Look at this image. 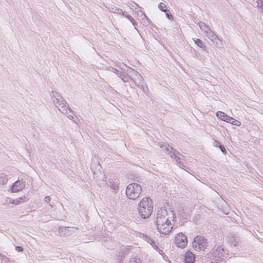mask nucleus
Instances as JSON below:
<instances>
[{"instance_id": "nucleus-49", "label": "nucleus", "mask_w": 263, "mask_h": 263, "mask_svg": "<svg viewBox=\"0 0 263 263\" xmlns=\"http://www.w3.org/2000/svg\"><path fill=\"white\" fill-rule=\"evenodd\" d=\"M134 6H133V7H132V8L131 7V8H130V9H134Z\"/></svg>"}, {"instance_id": "nucleus-24", "label": "nucleus", "mask_w": 263, "mask_h": 263, "mask_svg": "<svg viewBox=\"0 0 263 263\" xmlns=\"http://www.w3.org/2000/svg\"><path fill=\"white\" fill-rule=\"evenodd\" d=\"M166 151L172 158L177 159V155L176 154L177 152L176 150L173 149L172 147H166Z\"/></svg>"}, {"instance_id": "nucleus-1", "label": "nucleus", "mask_w": 263, "mask_h": 263, "mask_svg": "<svg viewBox=\"0 0 263 263\" xmlns=\"http://www.w3.org/2000/svg\"><path fill=\"white\" fill-rule=\"evenodd\" d=\"M138 209L139 216L141 218H148L153 211L152 200L149 197H143L138 204Z\"/></svg>"}, {"instance_id": "nucleus-20", "label": "nucleus", "mask_w": 263, "mask_h": 263, "mask_svg": "<svg viewBox=\"0 0 263 263\" xmlns=\"http://www.w3.org/2000/svg\"><path fill=\"white\" fill-rule=\"evenodd\" d=\"M67 109H68L70 112H72V110L70 107H69L68 105H61L60 106V108H59V110H60V111L64 114L67 113Z\"/></svg>"}, {"instance_id": "nucleus-6", "label": "nucleus", "mask_w": 263, "mask_h": 263, "mask_svg": "<svg viewBox=\"0 0 263 263\" xmlns=\"http://www.w3.org/2000/svg\"><path fill=\"white\" fill-rule=\"evenodd\" d=\"M216 116L221 120L230 123L232 125L236 126H240L241 123L240 121L235 119L234 118L228 116L226 113L218 111L216 114Z\"/></svg>"}, {"instance_id": "nucleus-21", "label": "nucleus", "mask_w": 263, "mask_h": 263, "mask_svg": "<svg viewBox=\"0 0 263 263\" xmlns=\"http://www.w3.org/2000/svg\"><path fill=\"white\" fill-rule=\"evenodd\" d=\"M8 180L7 175L2 173L0 174V185H4L7 183Z\"/></svg>"}, {"instance_id": "nucleus-41", "label": "nucleus", "mask_w": 263, "mask_h": 263, "mask_svg": "<svg viewBox=\"0 0 263 263\" xmlns=\"http://www.w3.org/2000/svg\"><path fill=\"white\" fill-rule=\"evenodd\" d=\"M68 118L70 119V120H73V117L71 115H69L68 116Z\"/></svg>"}, {"instance_id": "nucleus-12", "label": "nucleus", "mask_w": 263, "mask_h": 263, "mask_svg": "<svg viewBox=\"0 0 263 263\" xmlns=\"http://www.w3.org/2000/svg\"><path fill=\"white\" fill-rule=\"evenodd\" d=\"M228 241L231 246L236 247L239 244V238L235 234L230 233L228 236Z\"/></svg>"}, {"instance_id": "nucleus-19", "label": "nucleus", "mask_w": 263, "mask_h": 263, "mask_svg": "<svg viewBox=\"0 0 263 263\" xmlns=\"http://www.w3.org/2000/svg\"><path fill=\"white\" fill-rule=\"evenodd\" d=\"M139 12L141 13V17L142 18L143 23L145 25H148L149 24V20L146 14L141 10L137 12L138 14H139Z\"/></svg>"}, {"instance_id": "nucleus-34", "label": "nucleus", "mask_w": 263, "mask_h": 263, "mask_svg": "<svg viewBox=\"0 0 263 263\" xmlns=\"http://www.w3.org/2000/svg\"><path fill=\"white\" fill-rule=\"evenodd\" d=\"M176 162L178 163V164L180 166H183V162L181 161V158H180L179 157H178L177 156V159H175Z\"/></svg>"}, {"instance_id": "nucleus-3", "label": "nucleus", "mask_w": 263, "mask_h": 263, "mask_svg": "<svg viewBox=\"0 0 263 263\" xmlns=\"http://www.w3.org/2000/svg\"><path fill=\"white\" fill-rule=\"evenodd\" d=\"M142 187L137 183H133L128 185L126 189V194L128 198L135 200L141 194Z\"/></svg>"}, {"instance_id": "nucleus-13", "label": "nucleus", "mask_w": 263, "mask_h": 263, "mask_svg": "<svg viewBox=\"0 0 263 263\" xmlns=\"http://www.w3.org/2000/svg\"><path fill=\"white\" fill-rule=\"evenodd\" d=\"M128 253V249L127 248H123L116 255V260L118 263H121L123 258L125 257V255Z\"/></svg>"}, {"instance_id": "nucleus-35", "label": "nucleus", "mask_w": 263, "mask_h": 263, "mask_svg": "<svg viewBox=\"0 0 263 263\" xmlns=\"http://www.w3.org/2000/svg\"><path fill=\"white\" fill-rule=\"evenodd\" d=\"M109 70L111 71V72L116 73L117 76L119 73V71L117 69H116L114 67H110Z\"/></svg>"}, {"instance_id": "nucleus-7", "label": "nucleus", "mask_w": 263, "mask_h": 263, "mask_svg": "<svg viewBox=\"0 0 263 263\" xmlns=\"http://www.w3.org/2000/svg\"><path fill=\"white\" fill-rule=\"evenodd\" d=\"M175 243L178 247L184 248L187 244L186 236L182 232L178 233L175 238Z\"/></svg>"}, {"instance_id": "nucleus-33", "label": "nucleus", "mask_w": 263, "mask_h": 263, "mask_svg": "<svg viewBox=\"0 0 263 263\" xmlns=\"http://www.w3.org/2000/svg\"><path fill=\"white\" fill-rule=\"evenodd\" d=\"M164 12H165V15L168 19L170 20H173V16L168 10H166Z\"/></svg>"}, {"instance_id": "nucleus-39", "label": "nucleus", "mask_w": 263, "mask_h": 263, "mask_svg": "<svg viewBox=\"0 0 263 263\" xmlns=\"http://www.w3.org/2000/svg\"><path fill=\"white\" fill-rule=\"evenodd\" d=\"M15 250L18 252H22L23 251V248L21 246H16L15 247Z\"/></svg>"}, {"instance_id": "nucleus-5", "label": "nucleus", "mask_w": 263, "mask_h": 263, "mask_svg": "<svg viewBox=\"0 0 263 263\" xmlns=\"http://www.w3.org/2000/svg\"><path fill=\"white\" fill-rule=\"evenodd\" d=\"M128 70L129 71L128 75L134 77V78H132V79L134 81L136 85L137 86L143 87L144 85L143 78L138 71L135 70L134 69L130 67H128Z\"/></svg>"}, {"instance_id": "nucleus-17", "label": "nucleus", "mask_w": 263, "mask_h": 263, "mask_svg": "<svg viewBox=\"0 0 263 263\" xmlns=\"http://www.w3.org/2000/svg\"><path fill=\"white\" fill-rule=\"evenodd\" d=\"M103 245H104L106 248L108 249H111L113 247L114 242L112 241V239L109 238L108 239L107 238L104 237L102 241Z\"/></svg>"}, {"instance_id": "nucleus-18", "label": "nucleus", "mask_w": 263, "mask_h": 263, "mask_svg": "<svg viewBox=\"0 0 263 263\" xmlns=\"http://www.w3.org/2000/svg\"><path fill=\"white\" fill-rule=\"evenodd\" d=\"M50 96L53 98H55V100H53V103L55 104L58 103V101L59 100V98L61 97V95L59 93V92L55 91H51L50 92Z\"/></svg>"}, {"instance_id": "nucleus-31", "label": "nucleus", "mask_w": 263, "mask_h": 263, "mask_svg": "<svg viewBox=\"0 0 263 263\" xmlns=\"http://www.w3.org/2000/svg\"><path fill=\"white\" fill-rule=\"evenodd\" d=\"M59 104V106L63 105H67L68 106V104L67 102L65 101V100L64 99L63 97H61L59 98V100L58 101V103Z\"/></svg>"}, {"instance_id": "nucleus-8", "label": "nucleus", "mask_w": 263, "mask_h": 263, "mask_svg": "<svg viewBox=\"0 0 263 263\" xmlns=\"http://www.w3.org/2000/svg\"><path fill=\"white\" fill-rule=\"evenodd\" d=\"M158 231L160 233L163 234H167L171 232L173 228L171 221L159 223L156 225Z\"/></svg>"}, {"instance_id": "nucleus-9", "label": "nucleus", "mask_w": 263, "mask_h": 263, "mask_svg": "<svg viewBox=\"0 0 263 263\" xmlns=\"http://www.w3.org/2000/svg\"><path fill=\"white\" fill-rule=\"evenodd\" d=\"M224 253V250L221 246H218L216 250L210 254L209 258H210V261L209 263H215V261L218 260V258H220L219 255L223 256Z\"/></svg>"}, {"instance_id": "nucleus-40", "label": "nucleus", "mask_w": 263, "mask_h": 263, "mask_svg": "<svg viewBox=\"0 0 263 263\" xmlns=\"http://www.w3.org/2000/svg\"><path fill=\"white\" fill-rule=\"evenodd\" d=\"M44 200L46 203H49L51 200V198L49 196H47L45 197Z\"/></svg>"}, {"instance_id": "nucleus-27", "label": "nucleus", "mask_w": 263, "mask_h": 263, "mask_svg": "<svg viewBox=\"0 0 263 263\" xmlns=\"http://www.w3.org/2000/svg\"><path fill=\"white\" fill-rule=\"evenodd\" d=\"M124 14H122V15H124L125 17H126L129 21L133 24V25L136 27V25H137V23L136 21L134 20V18L130 16L129 14L127 13H125V12L124 11Z\"/></svg>"}, {"instance_id": "nucleus-14", "label": "nucleus", "mask_w": 263, "mask_h": 263, "mask_svg": "<svg viewBox=\"0 0 263 263\" xmlns=\"http://www.w3.org/2000/svg\"><path fill=\"white\" fill-rule=\"evenodd\" d=\"M143 237H144V240L146 242H147L148 243L151 244L154 249H155L157 250L158 251H159V252L160 253V254H161L160 251L162 253L163 252L162 250H161L160 249H159L158 248V242H157L155 240H154L150 237L146 235H144Z\"/></svg>"}, {"instance_id": "nucleus-26", "label": "nucleus", "mask_w": 263, "mask_h": 263, "mask_svg": "<svg viewBox=\"0 0 263 263\" xmlns=\"http://www.w3.org/2000/svg\"><path fill=\"white\" fill-rule=\"evenodd\" d=\"M200 29L205 33L210 29L204 22H200L198 23Z\"/></svg>"}, {"instance_id": "nucleus-29", "label": "nucleus", "mask_w": 263, "mask_h": 263, "mask_svg": "<svg viewBox=\"0 0 263 263\" xmlns=\"http://www.w3.org/2000/svg\"><path fill=\"white\" fill-rule=\"evenodd\" d=\"M118 76L120 77L121 79L124 82H127L128 80V76H126L125 74L121 72H119Z\"/></svg>"}, {"instance_id": "nucleus-28", "label": "nucleus", "mask_w": 263, "mask_h": 263, "mask_svg": "<svg viewBox=\"0 0 263 263\" xmlns=\"http://www.w3.org/2000/svg\"><path fill=\"white\" fill-rule=\"evenodd\" d=\"M128 263H142V261L140 258L137 257H133L130 258Z\"/></svg>"}, {"instance_id": "nucleus-47", "label": "nucleus", "mask_w": 263, "mask_h": 263, "mask_svg": "<svg viewBox=\"0 0 263 263\" xmlns=\"http://www.w3.org/2000/svg\"><path fill=\"white\" fill-rule=\"evenodd\" d=\"M134 6H133V7H132V8L131 7V8H130V9H134Z\"/></svg>"}, {"instance_id": "nucleus-16", "label": "nucleus", "mask_w": 263, "mask_h": 263, "mask_svg": "<svg viewBox=\"0 0 263 263\" xmlns=\"http://www.w3.org/2000/svg\"><path fill=\"white\" fill-rule=\"evenodd\" d=\"M120 181L117 178H112L109 181L110 187L114 190H119Z\"/></svg>"}, {"instance_id": "nucleus-22", "label": "nucleus", "mask_w": 263, "mask_h": 263, "mask_svg": "<svg viewBox=\"0 0 263 263\" xmlns=\"http://www.w3.org/2000/svg\"><path fill=\"white\" fill-rule=\"evenodd\" d=\"M109 11L112 13H115L119 14H124V11L120 8L115 7H111L109 8Z\"/></svg>"}, {"instance_id": "nucleus-4", "label": "nucleus", "mask_w": 263, "mask_h": 263, "mask_svg": "<svg viewBox=\"0 0 263 263\" xmlns=\"http://www.w3.org/2000/svg\"><path fill=\"white\" fill-rule=\"evenodd\" d=\"M208 246V239L202 236H196L193 241V247L196 251H204Z\"/></svg>"}, {"instance_id": "nucleus-45", "label": "nucleus", "mask_w": 263, "mask_h": 263, "mask_svg": "<svg viewBox=\"0 0 263 263\" xmlns=\"http://www.w3.org/2000/svg\"><path fill=\"white\" fill-rule=\"evenodd\" d=\"M135 5H136V6H137L138 7H139V5H138V4H137L135 3Z\"/></svg>"}, {"instance_id": "nucleus-36", "label": "nucleus", "mask_w": 263, "mask_h": 263, "mask_svg": "<svg viewBox=\"0 0 263 263\" xmlns=\"http://www.w3.org/2000/svg\"><path fill=\"white\" fill-rule=\"evenodd\" d=\"M219 148L221 152L224 155H226L227 153L224 146L223 145H221L219 147Z\"/></svg>"}, {"instance_id": "nucleus-44", "label": "nucleus", "mask_w": 263, "mask_h": 263, "mask_svg": "<svg viewBox=\"0 0 263 263\" xmlns=\"http://www.w3.org/2000/svg\"><path fill=\"white\" fill-rule=\"evenodd\" d=\"M97 166H98V171H99V170H100V168H101V165H100V164H97Z\"/></svg>"}, {"instance_id": "nucleus-2", "label": "nucleus", "mask_w": 263, "mask_h": 263, "mask_svg": "<svg viewBox=\"0 0 263 263\" xmlns=\"http://www.w3.org/2000/svg\"><path fill=\"white\" fill-rule=\"evenodd\" d=\"M175 218V214L171 208H161L157 212L156 223L157 225L167 221H174Z\"/></svg>"}, {"instance_id": "nucleus-15", "label": "nucleus", "mask_w": 263, "mask_h": 263, "mask_svg": "<svg viewBox=\"0 0 263 263\" xmlns=\"http://www.w3.org/2000/svg\"><path fill=\"white\" fill-rule=\"evenodd\" d=\"M195 257L191 252L188 251L184 255V261L185 263H194Z\"/></svg>"}, {"instance_id": "nucleus-46", "label": "nucleus", "mask_w": 263, "mask_h": 263, "mask_svg": "<svg viewBox=\"0 0 263 263\" xmlns=\"http://www.w3.org/2000/svg\"><path fill=\"white\" fill-rule=\"evenodd\" d=\"M49 205L51 206V207L53 206L52 204L51 203H49Z\"/></svg>"}, {"instance_id": "nucleus-25", "label": "nucleus", "mask_w": 263, "mask_h": 263, "mask_svg": "<svg viewBox=\"0 0 263 263\" xmlns=\"http://www.w3.org/2000/svg\"><path fill=\"white\" fill-rule=\"evenodd\" d=\"M25 196H22L17 199H13L11 203L14 204H19L20 203L25 202L26 200H25Z\"/></svg>"}, {"instance_id": "nucleus-48", "label": "nucleus", "mask_w": 263, "mask_h": 263, "mask_svg": "<svg viewBox=\"0 0 263 263\" xmlns=\"http://www.w3.org/2000/svg\"><path fill=\"white\" fill-rule=\"evenodd\" d=\"M134 6H133V7H132V8L131 7V8H130V9H134Z\"/></svg>"}, {"instance_id": "nucleus-42", "label": "nucleus", "mask_w": 263, "mask_h": 263, "mask_svg": "<svg viewBox=\"0 0 263 263\" xmlns=\"http://www.w3.org/2000/svg\"><path fill=\"white\" fill-rule=\"evenodd\" d=\"M91 170H92V171L93 172L94 174H96L95 171L93 170V165H91Z\"/></svg>"}, {"instance_id": "nucleus-32", "label": "nucleus", "mask_w": 263, "mask_h": 263, "mask_svg": "<svg viewBox=\"0 0 263 263\" xmlns=\"http://www.w3.org/2000/svg\"><path fill=\"white\" fill-rule=\"evenodd\" d=\"M257 7L263 12V0H257Z\"/></svg>"}, {"instance_id": "nucleus-10", "label": "nucleus", "mask_w": 263, "mask_h": 263, "mask_svg": "<svg viewBox=\"0 0 263 263\" xmlns=\"http://www.w3.org/2000/svg\"><path fill=\"white\" fill-rule=\"evenodd\" d=\"M204 34L213 43H215L217 46L220 47L222 45L221 41L219 40V37L211 29L207 31Z\"/></svg>"}, {"instance_id": "nucleus-37", "label": "nucleus", "mask_w": 263, "mask_h": 263, "mask_svg": "<svg viewBox=\"0 0 263 263\" xmlns=\"http://www.w3.org/2000/svg\"><path fill=\"white\" fill-rule=\"evenodd\" d=\"M0 257H2V259L5 260L6 262H10V259L7 258L5 255L0 253Z\"/></svg>"}, {"instance_id": "nucleus-38", "label": "nucleus", "mask_w": 263, "mask_h": 263, "mask_svg": "<svg viewBox=\"0 0 263 263\" xmlns=\"http://www.w3.org/2000/svg\"><path fill=\"white\" fill-rule=\"evenodd\" d=\"M221 144L218 140H215L213 142V145L215 147H219Z\"/></svg>"}, {"instance_id": "nucleus-11", "label": "nucleus", "mask_w": 263, "mask_h": 263, "mask_svg": "<svg viewBox=\"0 0 263 263\" xmlns=\"http://www.w3.org/2000/svg\"><path fill=\"white\" fill-rule=\"evenodd\" d=\"M25 187V182L16 180L11 185V191L12 193H16L22 190Z\"/></svg>"}, {"instance_id": "nucleus-23", "label": "nucleus", "mask_w": 263, "mask_h": 263, "mask_svg": "<svg viewBox=\"0 0 263 263\" xmlns=\"http://www.w3.org/2000/svg\"><path fill=\"white\" fill-rule=\"evenodd\" d=\"M194 42L196 45L200 47L203 50H205L206 45L205 44L199 39H197L194 40Z\"/></svg>"}, {"instance_id": "nucleus-30", "label": "nucleus", "mask_w": 263, "mask_h": 263, "mask_svg": "<svg viewBox=\"0 0 263 263\" xmlns=\"http://www.w3.org/2000/svg\"><path fill=\"white\" fill-rule=\"evenodd\" d=\"M158 8L163 12L166 11V10H167L166 5L163 3H160L158 5Z\"/></svg>"}, {"instance_id": "nucleus-43", "label": "nucleus", "mask_w": 263, "mask_h": 263, "mask_svg": "<svg viewBox=\"0 0 263 263\" xmlns=\"http://www.w3.org/2000/svg\"><path fill=\"white\" fill-rule=\"evenodd\" d=\"M125 66L126 67H127V71L128 73H127V76H128H128H130V75H129V76H128V71H129V70H128V67H127V66L126 65H125ZM132 76H130V78H132Z\"/></svg>"}]
</instances>
